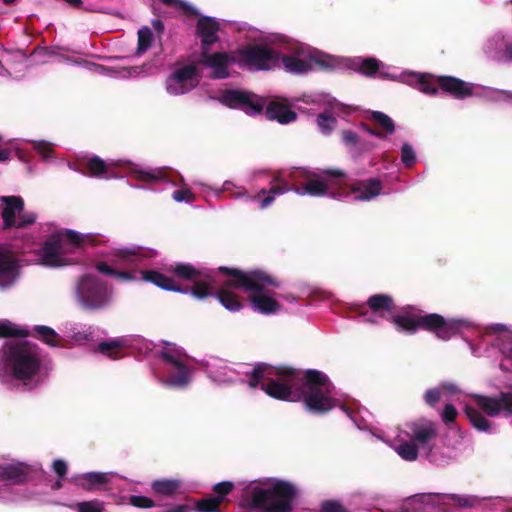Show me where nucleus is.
<instances>
[{
  "instance_id": "20e7f679",
  "label": "nucleus",
  "mask_w": 512,
  "mask_h": 512,
  "mask_svg": "<svg viewBox=\"0 0 512 512\" xmlns=\"http://www.w3.org/2000/svg\"><path fill=\"white\" fill-rule=\"evenodd\" d=\"M455 396V401L464 405V410L473 427L482 432H488L491 423L478 409L490 417H512V386L495 396L481 394H466L455 384L445 382L436 388L426 391L425 402L434 406L440 400L448 401L449 396Z\"/></svg>"
},
{
  "instance_id": "4c0bfd02",
  "label": "nucleus",
  "mask_w": 512,
  "mask_h": 512,
  "mask_svg": "<svg viewBox=\"0 0 512 512\" xmlns=\"http://www.w3.org/2000/svg\"><path fill=\"white\" fill-rule=\"evenodd\" d=\"M419 90L425 94L436 95L440 89L437 79L429 75H421L418 80Z\"/></svg>"
},
{
  "instance_id": "338daca9",
  "label": "nucleus",
  "mask_w": 512,
  "mask_h": 512,
  "mask_svg": "<svg viewBox=\"0 0 512 512\" xmlns=\"http://www.w3.org/2000/svg\"><path fill=\"white\" fill-rule=\"evenodd\" d=\"M61 487H62V482H61V480H57V481L53 484V486H52V488H53L54 490L60 489Z\"/></svg>"
},
{
  "instance_id": "f704fd0d",
  "label": "nucleus",
  "mask_w": 512,
  "mask_h": 512,
  "mask_svg": "<svg viewBox=\"0 0 512 512\" xmlns=\"http://www.w3.org/2000/svg\"><path fill=\"white\" fill-rule=\"evenodd\" d=\"M444 499L463 508H472L479 504L477 497L469 495L451 494L445 495Z\"/></svg>"
},
{
  "instance_id": "bf43d9fd",
  "label": "nucleus",
  "mask_w": 512,
  "mask_h": 512,
  "mask_svg": "<svg viewBox=\"0 0 512 512\" xmlns=\"http://www.w3.org/2000/svg\"><path fill=\"white\" fill-rule=\"evenodd\" d=\"M97 270L99 272H101L103 274H107V275L114 273V270L112 268H110L106 263H99L97 265Z\"/></svg>"
},
{
  "instance_id": "e2e57ef3",
  "label": "nucleus",
  "mask_w": 512,
  "mask_h": 512,
  "mask_svg": "<svg viewBox=\"0 0 512 512\" xmlns=\"http://www.w3.org/2000/svg\"><path fill=\"white\" fill-rule=\"evenodd\" d=\"M365 129H366V131H367L369 134H371V135H373V136H376V137H378V138H384V137H386V136H385V134H384L382 131H377V130L371 129V128H369V127H366Z\"/></svg>"
},
{
  "instance_id": "393cba45",
  "label": "nucleus",
  "mask_w": 512,
  "mask_h": 512,
  "mask_svg": "<svg viewBox=\"0 0 512 512\" xmlns=\"http://www.w3.org/2000/svg\"><path fill=\"white\" fill-rule=\"evenodd\" d=\"M2 206L1 216L3 224H16V219L23 209L24 200L21 196H2L0 197Z\"/></svg>"
},
{
  "instance_id": "4468645a",
  "label": "nucleus",
  "mask_w": 512,
  "mask_h": 512,
  "mask_svg": "<svg viewBox=\"0 0 512 512\" xmlns=\"http://www.w3.org/2000/svg\"><path fill=\"white\" fill-rule=\"evenodd\" d=\"M199 83L198 68L195 64L175 70L166 80V90L171 95L186 94Z\"/></svg>"
},
{
  "instance_id": "6e6d98bb",
  "label": "nucleus",
  "mask_w": 512,
  "mask_h": 512,
  "mask_svg": "<svg viewBox=\"0 0 512 512\" xmlns=\"http://www.w3.org/2000/svg\"><path fill=\"white\" fill-rule=\"evenodd\" d=\"M54 472L61 478L67 473V463L61 459H57L53 462Z\"/></svg>"
},
{
  "instance_id": "052dcab7",
  "label": "nucleus",
  "mask_w": 512,
  "mask_h": 512,
  "mask_svg": "<svg viewBox=\"0 0 512 512\" xmlns=\"http://www.w3.org/2000/svg\"><path fill=\"white\" fill-rule=\"evenodd\" d=\"M153 28L158 32V33H162L163 30H164V24L163 22L160 20V19H154L152 20L151 22Z\"/></svg>"
},
{
  "instance_id": "b1692460",
  "label": "nucleus",
  "mask_w": 512,
  "mask_h": 512,
  "mask_svg": "<svg viewBox=\"0 0 512 512\" xmlns=\"http://www.w3.org/2000/svg\"><path fill=\"white\" fill-rule=\"evenodd\" d=\"M265 116L268 120H275L280 124H288L297 119V113L291 110L288 103L278 101H272L267 105Z\"/></svg>"
},
{
  "instance_id": "3c124183",
  "label": "nucleus",
  "mask_w": 512,
  "mask_h": 512,
  "mask_svg": "<svg viewBox=\"0 0 512 512\" xmlns=\"http://www.w3.org/2000/svg\"><path fill=\"white\" fill-rule=\"evenodd\" d=\"M487 334H512V328L504 324H492L485 328Z\"/></svg>"
},
{
  "instance_id": "6e6552de",
  "label": "nucleus",
  "mask_w": 512,
  "mask_h": 512,
  "mask_svg": "<svg viewBox=\"0 0 512 512\" xmlns=\"http://www.w3.org/2000/svg\"><path fill=\"white\" fill-rule=\"evenodd\" d=\"M254 506L266 512H290L297 494L296 487L287 481L267 478L253 483L247 490Z\"/></svg>"
},
{
  "instance_id": "58836bf2",
  "label": "nucleus",
  "mask_w": 512,
  "mask_h": 512,
  "mask_svg": "<svg viewBox=\"0 0 512 512\" xmlns=\"http://www.w3.org/2000/svg\"><path fill=\"white\" fill-rule=\"evenodd\" d=\"M164 6L181 10L184 14L188 16H197L199 13L196 8L189 5L188 3L182 0H159Z\"/></svg>"
},
{
  "instance_id": "2eb2a0df",
  "label": "nucleus",
  "mask_w": 512,
  "mask_h": 512,
  "mask_svg": "<svg viewBox=\"0 0 512 512\" xmlns=\"http://www.w3.org/2000/svg\"><path fill=\"white\" fill-rule=\"evenodd\" d=\"M239 54L242 62L257 70H268L278 61V53L264 45L250 44Z\"/></svg>"
},
{
  "instance_id": "ea45409f",
  "label": "nucleus",
  "mask_w": 512,
  "mask_h": 512,
  "mask_svg": "<svg viewBox=\"0 0 512 512\" xmlns=\"http://www.w3.org/2000/svg\"><path fill=\"white\" fill-rule=\"evenodd\" d=\"M26 329L18 328L15 324L8 320H0V337L5 336H26Z\"/></svg>"
},
{
  "instance_id": "a878e982",
  "label": "nucleus",
  "mask_w": 512,
  "mask_h": 512,
  "mask_svg": "<svg viewBox=\"0 0 512 512\" xmlns=\"http://www.w3.org/2000/svg\"><path fill=\"white\" fill-rule=\"evenodd\" d=\"M233 487L231 482H221L214 486V491L219 495L197 502L196 508L199 512H217L218 506L222 503L224 495L228 494Z\"/></svg>"
},
{
  "instance_id": "7c9ffc66",
  "label": "nucleus",
  "mask_w": 512,
  "mask_h": 512,
  "mask_svg": "<svg viewBox=\"0 0 512 512\" xmlns=\"http://www.w3.org/2000/svg\"><path fill=\"white\" fill-rule=\"evenodd\" d=\"M128 346V340L125 338H117L98 344V351L113 358L122 357V350Z\"/></svg>"
},
{
  "instance_id": "a211bd4d",
  "label": "nucleus",
  "mask_w": 512,
  "mask_h": 512,
  "mask_svg": "<svg viewBox=\"0 0 512 512\" xmlns=\"http://www.w3.org/2000/svg\"><path fill=\"white\" fill-rule=\"evenodd\" d=\"M290 191V184L278 177L275 176L270 181L268 189L260 190L254 197L253 200L258 203L260 209H266L270 207L275 201L276 196L283 195Z\"/></svg>"
},
{
  "instance_id": "bb28decb",
  "label": "nucleus",
  "mask_w": 512,
  "mask_h": 512,
  "mask_svg": "<svg viewBox=\"0 0 512 512\" xmlns=\"http://www.w3.org/2000/svg\"><path fill=\"white\" fill-rule=\"evenodd\" d=\"M82 168L79 170L82 174L94 177L101 178L107 177L108 173L111 170V167L114 165L113 163H107L99 156H93L86 161L81 163Z\"/></svg>"
},
{
  "instance_id": "f257e3e1",
  "label": "nucleus",
  "mask_w": 512,
  "mask_h": 512,
  "mask_svg": "<svg viewBox=\"0 0 512 512\" xmlns=\"http://www.w3.org/2000/svg\"><path fill=\"white\" fill-rule=\"evenodd\" d=\"M248 384L279 400L303 401L306 408L315 413L341 406L352 418V409L341 404L328 377L317 370L308 371L301 377L300 373L289 367L259 364L249 373Z\"/></svg>"
},
{
  "instance_id": "49530a36",
  "label": "nucleus",
  "mask_w": 512,
  "mask_h": 512,
  "mask_svg": "<svg viewBox=\"0 0 512 512\" xmlns=\"http://www.w3.org/2000/svg\"><path fill=\"white\" fill-rule=\"evenodd\" d=\"M129 503L137 508H152L155 506V502L151 498L140 495H131Z\"/></svg>"
},
{
  "instance_id": "680f3d73",
  "label": "nucleus",
  "mask_w": 512,
  "mask_h": 512,
  "mask_svg": "<svg viewBox=\"0 0 512 512\" xmlns=\"http://www.w3.org/2000/svg\"><path fill=\"white\" fill-rule=\"evenodd\" d=\"M68 5H70L73 8L81 9L83 1L82 0H63Z\"/></svg>"
},
{
  "instance_id": "c9c22d12",
  "label": "nucleus",
  "mask_w": 512,
  "mask_h": 512,
  "mask_svg": "<svg viewBox=\"0 0 512 512\" xmlns=\"http://www.w3.org/2000/svg\"><path fill=\"white\" fill-rule=\"evenodd\" d=\"M153 33L149 27H142L138 30V47L137 54L145 53L152 44Z\"/></svg>"
},
{
  "instance_id": "13d9d810",
  "label": "nucleus",
  "mask_w": 512,
  "mask_h": 512,
  "mask_svg": "<svg viewBox=\"0 0 512 512\" xmlns=\"http://www.w3.org/2000/svg\"><path fill=\"white\" fill-rule=\"evenodd\" d=\"M192 511V508L188 505H177L173 508H170V509H167L165 511H162V512H191Z\"/></svg>"
},
{
  "instance_id": "de8ad7c7",
  "label": "nucleus",
  "mask_w": 512,
  "mask_h": 512,
  "mask_svg": "<svg viewBox=\"0 0 512 512\" xmlns=\"http://www.w3.org/2000/svg\"><path fill=\"white\" fill-rule=\"evenodd\" d=\"M317 123L322 130L331 131L333 129V125L336 123V119L329 112H323L318 115Z\"/></svg>"
},
{
  "instance_id": "4d7b16f0",
  "label": "nucleus",
  "mask_w": 512,
  "mask_h": 512,
  "mask_svg": "<svg viewBox=\"0 0 512 512\" xmlns=\"http://www.w3.org/2000/svg\"><path fill=\"white\" fill-rule=\"evenodd\" d=\"M309 62L311 64L312 63L316 64L323 70H330L332 68V65L330 64L329 60L325 59V58L312 57Z\"/></svg>"
},
{
  "instance_id": "8fccbe9b",
  "label": "nucleus",
  "mask_w": 512,
  "mask_h": 512,
  "mask_svg": "<svg viewBox=\"0 0 512 512\" xmlns=\"http://www.w3.org/2000/svg\"><path fill=\"white\" fill-rule=\"evenodd\" d=\"M34 149L38 154L42 155L44 158L51 157V154L53 153V149L50 143L46 141H35Z\"/></svg>"
},
{
  "instance_id": "a19ab883",
  "label": "nucleus",
  "mask_w": 512,
  "mask_h": 512,
  "mask_svg": "<svg viewBox=\"0 0 512 512\" xmlns=\"http://www.w3.org/2000/svg\"><path fill=\"white\" fill-rule=\"evenodd\" d=\"M134 175L138 181L150 184L157 183L162 180V172L160 170H137L134 172Z\"/></svg>"
},
{
  "instance_id": "cd10ccee",
  "label": "nucleus",
  "mask_w": 512,
  "mask_h": 512,
  "mask_svg": "<svg viewBox=\"0 0 512 512\" xmlns=\"http://www.w3.org/2000/svg\"><path fill=\"white\" fill-rule=\"evenodd\" d=\"M141 278L144 281L151 282L154 285L164 289V290H170V291H179L182 293H187V290H181L179 289L173 279L157 272V271H144L141 273Z\"/></svg>"
},
{
  "instance_id": "72a5a7b5",
  "label": "nucleus",
  "mask_w": 512,
  "mask_h": 512,
  "mask_svg": "<svg viewBox=\"0 0 512 512\" xmlns=\"http://www.w3.org/2000/svg\"><path fill=\"white\" fill-rule=\"evenodd\" d=\"M370 119L379 126L385 136L395 132L394 121L387 114L381 111H372Z\"/></svg>"
},
{
  "instance_id": "7ed1b4c3",
  "label": "nucleus",
  "mask_w": 512,
  "mask_h": 512,
  "mask_svg": "<svg viewBox=\"0 0 512 512\" xmlns=\"http://www.w3.org/2000/svg\"><path fill=\"white\" fill-rule=\"evenodd\" d=\"M220 271L224 273L223 279L220 280L223 285L217 290L216 297L227 310L234 312L242 308L235 290L244 291L253 308L262 314H272L280 310L279 300L274 293V288L278 287V284L264 272H242L223 267Z\"/></svg>"
},
{
  "instance_id": "2f4dec72",
  "label": "nucleus",
  "mask_w": 512,
  "mask_h": 512,
  "mask_svg": "<svg viewBox=\"0 0 512 512\" xmlns=\"http://www.w3.org/2000/svg\"><path fill=\"white\" fill-rule=\"evenodd\" d=\"M282 64L286 70L297 74L305 73L313 69L309 61L288 55L282 57Z\"/></svg>"
},
{
  "instance_id": "6ab92c4d",
  "label": "nucleus",
  "mask_w": 512,
  "mask_h": 512,
  "mask_svg": "<svg viewBox=\"0 0 512 512\" xmlns=\"http://www.w3.org/2000/svg\"><path fill=\"white\" fill-rule=\"evenodd\" d=\"M19 276V265L13 254L0 246V288L5 289L15 283Z\"/></svg>"
},
{
  "instance_id": "a18cd8bd",
  "label": "nucleus",
  "mask_w": 512,
  "mask_h": 512,
  "mask_svg": "<svg viewBox=\"0 0 512 512\" xmlns=\"http://www.w3.org/2000/svg\"><path fill=\"white\" fill-rule=\"evenodd\" d=\"M172 198L176 202H186V203H192L195 200V195L189 188H183L175 190L172 193Z\"/></svg>"
},
{
  "instance_id": "9d476101",
  "label": "nucleus",
  "mask_w": 512,
  "mask_h": 512,
  "mask_svg": "<svg viewBox=\"0 0 512 512\" xmlns=\"http://www.w3.org/2000/svg\"><path fill=\"white\" fill-rule=\"evenodd\" d=\"M161 356L165 361V370L167 373L163 383L168 387L184 388L191 381V370L186 365V359L182 352L174 345H168L161 351Z\"/></svg>"
},
{
  "instance_id": "412c9836",
  "label": "nucleus",
  "mask_w": 512,
  "mask_h": 512,
  "mask_svg": "<svg viewBox=\"0 0 512 512\" xmlns=\"http://www.w3.org/2000/svg\"><path fill=\"white\" fill-rule=\"evenodd\" d=\"M154 255L155 252L151 249L133 245L116 249L112 262L116 265H130L151 258Z\"/></svg>"
},
{
  "instance_id": "603ef678",
  "label": "nucleus",
  "mask_w": 512,
  "mask_h": 512,
  "mask_svg": "<svg viewBox=\"0 0 512 512\" xmlns=\"http://www.w3.org/2000/svg\"><path fill=\"white\" fill-rule=\"evenodd\" d=\"M457 414V410L452 404H446L442 411L441 417L445 423H450L455 420Z\"/></svg>"
},
{
  "instance_id": "864d4df0",
  "label": "nucleus",
  "mask_w": 512,
  "mask_h": 512,
  "mask_svg": "<svg viewBox=\"0 0 512 512\" xmlns=\"http://www.w3.org/2000/svg\"><path fill=\"white\" fill-rule=\"evenodd\" d=\"M341 137L346 145L354 146L359 142V136L352 130H343Z\"/></svg>"
},
{
  "instance_id": "69168bd1",
  "label": "nucleus",
  "mask_w": 512,
  "mask_h": 512,
  "mask_svg": "<svg viewBox=\"0 0 512 512\" xmlns=\"http://www.w3.org/2000/svg\"><path fill=\"white\" fill-rule=\"evenodd\" d=\"M68 335L71 336L72 338L76 339V340H79V339H82V338H86V335H81L80 333H75L74 331L68 332Z\"/></svg>"
},
{
  "instance_id": "0eeeda50",
  "label": "nucleus",
  "mask_w": 512,
  "mask_h": 512,
  "mask_svg": "<svg viewBox=\"0 0 512 512\" xmlns=\"http://www.w3.org/2000/svg\"><path fill=\"white\" fill-rule=\"evenodd\" d=\"M435 435L434 423L421 419L399 426L385 437H377L387 442L402 459L414 461L418 457V448L427 445Z\"/></svg>"
},
{
  "instance_id": "4be33fe9",
  "label": "nucleus",
  "mask_w": 512,
  "mask_h": 512,
  "mask_svg": "<svg viewBox=\"0 0 512 512\" xmlns=\"http://www.w3.org/2000/svg\"><path fill=\"white\" fill-rule=\"evenodd\" d=\"M111 473L86 472L75 474L70 481L77 487L87 491L102 489L108 482Z\"/></svg>"
},
{
  "instance_id": "423d86ee",
  "label": "nucleus",
  "mask_w": 512,
  "mask_h": 512,
  "mask_svg": "<svg viewBox=\"0 0 512 512\" xmlns=\"http://www.w3.org/2000/svg\"><path fill=\"white\" fill-rule=\"evenodd\" d=\"M99 243V238L91 234H81L75 230L51 235L37 252L40 264L60 268L79 263L80 255L89 245Z\"/></svg>"
},
{
  "instance_id": "5fc2aeb1",
  "label": "nucleus",
  "mask_w": 512,
  "mask_h": 512,
  "mask_svg": "<svg viewBox=\"0 0 512 512\" xmlns=\"http://www.w3.org/2000/svg\"><path fill=\"white\" fill-rule=\"evenodd\" d=\"M320 512H347L339 503L337 502H324L321 506Z\"/></svg>"
},
{
  "instance_id": "39448f33",
  "label": "nucleus",
  "mask_w": 512,
  "mask_h": 512,
  "mask_svg": "<svg viewBox=\"0 0 512 512\" xmlns=\"http://www.w3.org/2000/svg\"><path fill=\"white\" fill-rule=\"evenodd\" d=\"M47 377L42 367L38 347L26 340L11 339L0 350V379H14L27 389L40 385Z\"/></svg>"
},
{
  "instance_id": "5701e85b",
  "label": "nucleus",
  "mask_w": 512,
  "mask_h": 512,
  "mask_svg": "<svg viewBox=\"0 0 512 512\" xmlns=\"http://www.w3.org/2000/svg\"><path fill=\"white\" fill-rule=\"evenodd\" d=\"M382 191V183L377 178L360 180L351 185V192L356 194L355 199L360 201H369Z\"/></svg>"
},
{
  "instance_id": "473e14b6",
  "label": "nucleus",
  "mask_w": 512,
  "mask_h": 512,
  "mask_svg": "<svg viewBox=\"0 0 512 512\" xmlns=\"http://www.w3.org/2000/svg\"><path fill=\"white\" fill-rule=\"evenodd\" d=\"M210 377L219 383L235 381L234 372L222 361H218L209 369Z\"/></svg>"
},
{
  "instance_id": "ddd939ff",
  "label": "nucleus",
  "mask_w": 512,
  "mask_h": 512,
  "mask_svg": "<svg viewBox=\"0 0 512 512\" xmlns=\"http://www.w3.org/2000/svg\"><path fill=\"white\" fill-rule=\"evenodd\" d=\"M169 271L173 272L180 280L193 282L191 293L198 299L212 295V292L216 290L214 280L208 275H202L192 265L179 263L171 266Z\"/></svg>"
},
{
  "instance_id": "9b49d317",
  "label": "nucleus",
  "mask_w": 512,
  "mask_h": 512,
  "mask_svg": "<svg viewBox=\"0 0 512 512\" xmlns=\"http://www.w3.org/2000/svg\"><path fill=\"white\" fill-rule=\"evenodd\" d=\"M77 296L82 305L89 309L103 308L111 300L107 284L93 275L81 278L77 285Z\"/></svg>"
},
{
  "instance_id": "aec40b11",
  "label": "nucleus",
  "mask_w": 512,
  "mask_h": 512,
  "mask_svg": "<svg viewBox=\"0 0 512 512\" xmlns=\"http://www.w3.org/2000/svg\"><path fill=\"white\" fill-rule=\"evenodd\" d=\"M219 23L212 17L201 16L196 24V35L201 39V50H210L219 41Z\"/></svg>"
},
{
  "instance_id": "774afa93",
  "label": "nucleus",
  "mask_w": 512,
  "mask_h": 512,
  "mask_svg": "<svg viewBox=\"0 0 512 512\" xmlns=\"http://www.w3.org/2000/svg\"><path fill=\"white\" fill-rule=\"evenodd\" d=\"M470 348H471V351H472V354L475 355V356H481V354L479 353L478 349L474 348L472 345H470Z\"/></svg>"
},
{
  "instance_id": "1a4fd4ad",
  "label": "nucleus",
  "mask_w": 512,
  "mask_h": 512,
  "mask_svg": "<svg viewBox=\"0 0 512 512\" xmlns=\"http://www.w3.org/2000/svg\"><path fill=\"white\" fill-rule=\"evenodd\" d=\"M299 177L301 178L299 189L303 194L312 197H325L333 195L331 192L335 184L333 179H342L345 177V173L341 169H324L320 172L301 170Z\"/></svg>"
},
{
  "instance_id": "f8f14e48",
  "label": "nucleus",
  "mask_w": 512,
  "mask_h": 512,
  "mask_svg": "<svg viewBox=\"0 0 512 512\" xmlns=\"http://www.w3.org/2000/svg\"><path fill=\"white\" fill-rule=\"evenodd\" d=\"M219 101L230 109L242 110L250 116L261 114L265 104L255 93L239 89H225L219 96Z\"/></svg>"
},
{
  "instance_id": "f3484780",
  "label": "nucleus",
  "mask_w": 512,
  "mask_h": 512,
  "mask_svg": "<svg viewBox=\"0 0 512 512\" xmlns=\"http://www.w3.org/2000/svg\"><path fill=\"white\" fill-rule=\"evenodd\" d=\"M437 83L440 89L455 99H465L473 95L474 84L454 76H439Z\"/></svg>"
},
{
  "instance_id": "c03bdc74",
  "label": "nucleus",
  "mask_w": 512,
  "mask_h": 512,
  "mask_svg": "<svg viewBox=\"0 0 512 512\" xmlns=\"http://www.w3.org/2000/svg\"><path fill=\"white\" fill-rule=\"evenodd\" d=\"M380 62L375 58L364 59L360 65L359 72L366 76H373L379 70Z\"/></svg>"
},
{
  "instance_id": "0e129e2a",
  "label": "nucleus",
  "mask_w": 512,
  "mask_h": 512,
  "mask_svg": "<svg viewBox=\"0 0 512 512\" xmlns=\"http://www.w3.org/2000/svg\"><path fill=\"white\" fill-rule=\"evenodd\" d=\"M11 151L9 149H0V161H6L10 158Z\"/></svg>"
},
{
  "instance_id": "f03ea898",
  "label": "nucleus",
  "mask_w": 512,
  "mask_h": 512,
  "mask_svg": "<svg viewBox=\"0 0 512 512\" xmlns=\"http://www.w3.org/2000/svg\"><path fill=\"white\" fill-rule=\"evenodd\" d=\"M393 301L387 295H374L369 298L367 307L360 312L364 322L378 324L382 320L392 321L400 332L412 334L419 328L429 330L442 339L447 340L463 330L473 327V322L465 318H452L445 320L438 314H421L407 311L392 315Z\"/></svg>"
},
{
  "instance_id": "79ce46f5",
  "label": "nucleus",
  "mask_w": 512,
  "mask_h": 512,
  "mask_svg": "<svg viewBox=\"0 0 512 512\" xmlns=\"http://www.w3.org/2000/svg\"><path fill=\"white\" fill-rule=\"evenodd\" d=\"M401 161L405 167L410 168L416 163V154L409 143H404L401 148Z\"/></svg>"
},
{
  "instance_id": "dca6fc26",
  "label": "nucleus",
  "mask_w": 512,
  "mask_h": 512,
  "mask_svg": "<svg viewBox=\"0 0 512 512\" xmlns=\"http://www.w3.org/2000/svg\"><path fill=\"white\" fill-rule=\"evenodd\" d=\"M210 50H201L197 64L212 69V79H225L229 77L228 67L235 59L226 52L209 53Z\"/></svg>"
},
{
  "instance_id": "c756f323",
  "label": "nucleus",
  "mask_w": 512,
  "mask_h": 512,
  "mask_svg": "<svg viewBox=\"0 0 512 512\" xmlns=\"http://www.w3.org/2000/svg\"><path fill=\"white\" fill-rule=\"evenodd\" d=\"M23 465H8L0 469V495L8 488V482H19L24 476Z\"/></svg>"
},
{
  "instance_id": "37998d69",
  "label": "nucleus",
  "mask_w": 512,
  "mask_h": 512,
  "mask_svg": "<svg viewBox=\"0 0 512 512\" xmlns=\"http://www.w3.org/2000/svg\"><path fill=\"white\" fill-rule=\"evenodd\" d=\"M76 509L78 512H103L104 503L99 500L79 502Z\"/></svg>"
},
{
  "instance_id": "c85d7f7f",
  "label": "nucleus",
  "mask_w": 512,
  "mask_h": 512,
  "mask_svg": "<svg viewBox=\"0 0 512 512\" xmlns=\"http://www.w3.org/2000/svg\"><path fill=\"white\" fill-rule=\"evenodd\" d=\"M151 488L157 495L172 497L181 492L182 482L178 479H159L152 482Z\"/></svg>"
},
{
  "instance_id": "09e8293b",
  "label": "nucleus",
  "mask_w": 512,
  "mask_h": 512,
  "mask_svg": "<svg viewBox=\"0 0 512 512\" xmlns=\"http://www.w3.org/2000/svg\"><path fill=\"white\" fill-rule=\"evenodd\" d=\"M18 219L19 222H16V224H35L38 219V215L33 211L26 210L24 204L22 211L19 213Z\"/></svg>"
},
{
  "instance_id": "e433bc0d",
  "label": "nucleus",
  "mask_w": 512,
  "mask_h": 512,
  "mask_svg": "<svg viewBox=\"0 0 512 512\" xmlns=\"http://www.w3.org/2000/svg\"><path fill=\"white\" fill-rule=\"evenodd\" d=\"M35 331L39 338L50 346H58L59 335L50 327L47 326H36Z\"/></svg>"
}]
</instances>
